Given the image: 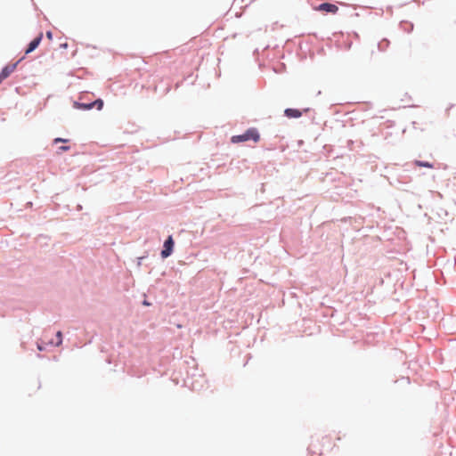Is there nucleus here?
<instances>
[{
	"label": "nucleus",
	"instance_id": "nucleus-5",
	"mask_svg": "<svg viewBox=\"0 0 456 456\" xmlns=\"http://www.w3.org/2000/svg\"><path fill=\"white\" fill-rule=\"evenodd\" d=\"M42 38H43V33L40 32L38 34V36L29 43L28 48L25 51V54H28V53H32L34 50H36L38 47V45H40Z\"/></svg>",
	"mask_w": 456,
	"mask_h": 456
},
{
	"label": "nucleus",
	"instance_id": "nucleus-14",
	"mask_svg": "<svg viewBox=\"0 0 456 456\" xmlns=\"http://www.w3.org/2000/svg\"><path fill=\"white\" fill-rule=\"evenodd\" d=\"M68 142V140H66V139H61V138H56V139H54V142H55V143H56V142Z\"/></svg>",
	"mask_w": 456,
	"mask_h": 456
},
{
	"label": "nucleus",
	"instance_id": "nucleus-4",
	"mask_svg": "<svg viewBox=\"0 0 456 456\" xmlns=\"http://www.w3.org/2000/svg\"><path fill=\"white\" fill-rule=\"evenodd\" d=\"M317 11L336 13L338 11V7L336 4L330 3H323L315 8Z\"/></svg>",
	"mask_w": 456,
	"mask_h": 456
},
{
	"label": "nucleus",
	"instance_id": "nucleus-8",
	"mask_svg": "<svg viewBox=\"0 0 456 456\" xmlns=\"http://www.w3.org/2000/svg\"><path fill=\"white\" fill-rule=\"evenodd\" d=\"M56 338H56L55 342L54 341H49L48 344L54 345V346H60L61 344V342H62V334H61V331H58L56 333Z\"/></svg>",
	"mask_w": 456,
	"mask_h": 456
},
{
	"label": "nucleus",
	"instance_id": "nucleus-11",
	"mask_svg": "<svg viewBox=\"0 0 456 456\" xmlns=\"http://www.w3.org/2000/svg\"><path fill=\"white\" fill-rule=\"evenodd\" d=\"M389 45V41L387 40V39H383L379 44V47L381 49V50H385L388 47Z\"/></svg>",
	"mask_w": 456,
	"mask_h": 456
},
{
	"label": "nucleus",
	"instance_id": "nucleus-2",
	"mask_svg": "<svg viewBox=\"0 0 456 456\" xmlns=\"http://www.w3.org/2000/svg\"><path fill=\"white\" fill-rule=\"evenodd\" d=\"M252 140L255 142H257L260 140V134L256 128H248L244 134L239 135H233L231 138V142L232 143H239Z\"/></svg>",
	"mask_w": 456,
	"mask_h": 456
},
{
	"label": "nucleus",
	"instance_id": "nucleus-13",
	"mask_svg": "<svg viewBox=\"0 0 456 456\" xmlns=\"http://www.w3.org/2000/svg\"><path fill=\"white\" fill-rule=\"evenodd\" d=\"M46 37L49 39V40H52L53 39V33L51 31H47L46 32Z\"/></svg>",
	"mask_w": 456,
	"mask_h": 456
},
{
	"label": "nucleus",
	"instance_id": "nucleus-16",
	"mask_svg": "<svg viewBox=\"0 0 456 456\" xmlns=\"http://www.w3.org/2000/svg\"><path fill=\"white\" fill-rule=\"evenodd\" d=\"M61 47H62V48H67V47H68V44H67V43L62 44V45H61Z\"/></svg>",
	"mask_w": 456,
	"mask_h": 456
},
{
	"label": "nucleus",
	"instance_id": "nucleus-17",
	"mask_svg": "<svg viewBox=\"0 0 456 456\" xmlns=\"http://www.w3.org/2000/svg\"><path fill=\"white\" fill-rule=\"evenodd\" d=\"M37 347H38V349H39V350H42V349H43V348H42V346H41L40 345H38V346H37Z\"/></svg>",
	"mask_w": 456,
	"mask_h": 456
},
{
	"label": "nucleus",
	"instance_id": "nucleus-6",
	"mask_svg": "<svg viewBox=\"0 0 456 456\" xmlns=\"http://www.w3.org/2000/svg\"><path fill=\"white\" fill-rule=\"evenodd\" d=\"M18 62L5 66L0 73V84L5 78H7L15 69Z\"/></svg>",
	"mask_w": 456,
	"mask_h": 456
},
{
	"label": "nucleus",
	"instance_id": "nucleus-15",
	"mask_svg": "<svg viewBox=\"0 0 456 456\" xmlns=\"http://www.w3.org/2000/svg\"><path fill=\"white\" fill-rule=\"evenodd\" d=\"M69 149V146H61V147L59 148V150L61 151H68Z\"/></svg>",
	"mask_w": 456,
	"mask_h": 456
},
{
	"label": "nucleus",
	"instance_id": "nucleus-9",
	"mask_svg": "<svg viewBox=\"0 0 456 456\" xmlns=\"http://www.w3.org/2000/svg\"><path fill=\"white\" fill-rule=\"evenodd\" d=\"M415 165L418 167H428V168L434 167L433 164H431L429 162L420 161V160H416Z\"/></svg>",
	"mask_w": 456,
	"mask_h": 456
},
{
	"label": "nucleus",
	"instance_id": "nucleus-3",
	"mask_svg": "<svg viewBox=\"0 0 456 456\" xmlns=\"http://www.w3.org/2000/svg\"><path fill=\"white\" fill-rule=\"evenodd\" d=\"M174 248V240L172 236H168V238L164 242V248L161 251V256L163 258L168 257L172 252Z\"/></svg>",
	"mask_w": 456,
	"mask_h": 456
},
{
	"label": "nucleus",
	"instance_id": "nucleus-12",
	"mask_svg": "<svg viewBox=\"0 0 456 456\" xmlns=\"http://www.w3.org/2000/svg\"><path fill=\"white\" fill-rule=\"evenodd\" d=\"M77 104L79 106V108H82V109H84V110H91V109L93 108V107H92V105H91V103H89V104H86V103H77Z\"/></svg>",
	"mask_w": 456,
	"mask_h": 456
},
{
	"label": "nucleus",
	"instance_id": "nucleus-7",
	"mask_svg": "<svg viewBox=\"0 0 456 456\" xmlns=\"http://www.w3.org/2000/svg\"><path fill=\"white\" fill-rule=\"evenodd\" d=\"M284 114L289 118H297L302 116V112L297 109H286Z\"/></svg>",
	"mask_w": 456,
	"mask_h": 456
},
{
	"label": "nucleus",
	"instance_id": "nucleus-1",
	"mask_svg": "<svg viewBox=\"0 0 456 456\" xmlns=\"http://www.w3.org/2000/svg\"><path fill=\"white\" fill-rule=\"evenodd\" d=\"M327 447L328 450L332 449L334 444L331 442V438L329 436H323L321 439H314L311 441L308 452L311 456H322L323 454V447Z\"/></svg>",
	"mask_w": 456,
	"mask_h": 456
},
{
	"label": "nucleus",
	"instance_id": "nucleus-10",
	"mask_svg": "<svg viewBox=\"0 0 456 456\" xmlns=\"http://www.w3.org/2000/svg\"><path fill=\"white\" fill-rule=\"evenodd\" d=\"M92 107H97L98 110H101L103 106V102L101 99H98L91 103Z\"/></svg>",
	"mask_w": 456,
	"mask_h": 456
}]
</instances>
